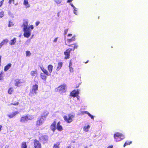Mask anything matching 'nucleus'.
<instances>
[{"instance_id": "de8ad7c7", "label": "nucleus", "mask_w": 148, "mask_h": 148, "mask_svg": "<svg viewBox=\"0 0 148 148\" xmlns=\"http://www.w3.org/2000/svg\"><path fill=\"white\" fill-rule=\"evenodd\" d=\"M60 121L58 122L57 123V126L60 125Z\"/></svg>"}, {"instance_id": "dca6fc26", "label": "nucleus", "mask_w": 148, "mask_h": 148, "mask_svg": "<svg viewBox=\"0 0 148 148\" xmlns=\"http://www.w3.org/2000/svg\"><path fill=\"white\" fill-rule=\"evenodd\" d=\"M68 45V46H69V47H73V49H72V50H73V51H74L75 49H77L78 47V45L76 43H75L73 44L69 45Z\"/></svg>"}, {"instance_id": "3c124183", "label": "nucleus", "mask_w": 148, "mask_h": 148, "mask_svg": "<svg viewBox=\"0 0 148 148\" xmlns=\"http://www.w3.org/2000/svg\"><path fill=\"white\" fill-rule=\"evenodd\" d=\"M72 35V34H68L67 35V36H71Z\"/></svg>"}, {"instance_id": "20e7f679", "label": "nucleus", "mask_w": 148, "mask_h": 148, "mask_svg": "<svg viewBox=\"0 0 148 148\" xmlns=\"http://www.w3.org/2000/svg\"><path fill=\"white\" fill-rule=\"evenodd\" d=\"M38 90V85L35 84L32 86V88L30 91L29 95H32L37 94V91Z\"/></svg>"}, {"instance_id": "6e6552de", "label": "nucleus", "mask_w": 148, "mask_h": 148, "mask_svg": "<svg viewBox=\"0 0 148 148\" xmlns=\"http://www.w3.org/2000/svg\"><path fill=\"white\" fill-rule=\"evenodd\" d=\"M45 119H43L42 117H39L36 121V125L37 127L40 126L45 121Z\"/></svg>"}, {"instance_id": "bb28decb", "label": "nucleus", "mask_w": 148, "mask_h": 148, "mask_svg": "<svg viewBox=\"0 0 148 148\" xmlns=\"http://www.w3.org/2000/svg\"><path fill=\"white\" fill-rule=\"evenodd\" d=\"M53 66L51 65H49L48 66V69L49 72L51 73L52 71Z\"/></svg>"}, {"instance_id": "cd10ccee", "label": "nucleus", "mask_w": 148, "mask_h": 148, "mask_svg": "<svg viewBox=\"0 0 148 148\" xmlns=\"http://www.w3.org/2000/svg\"><path fill=\"white\" fill-rule=\"evenodd\" d=\"M27 145L25 142H22L21 145V148H27Z\"/></svg>"}, {"instance_id": "6e6d98bb", "label": "nucleus", "mask_w": 148, "mask_h": 148, "mask_svg": "<svg viewBox=\"0 0 148 148\" xmlns=\"http://www.w3.org/2000/svg\"><path fill=\"white\" fill-rule=\"evenodd\" d=\"M84 148H88V147L87 146H86Z\"/></svg>"}, {"instance_id": "a19ab883", "label": "nucleus", "mask_w": 148, "mask_h": 148, "mask_svg": "<svg viewBox=\"0 0 148 148\" xmlns=\"http://www.w3.org/2000/svg\"><path fill=\"white\" fill-rule=\"evenodd\" d=\"M55 1L58 4H59L61 2V1L60 0H55Z\"/></svg>"}, {"instance_id": "13d9d810", "label": "nucleus", "mask_w": 148, "mask_h": 148, "mask_svg": "<svg viewBox=\"0 0 148 148\" xmlns=\"http://www.w3.org/2000/svg\"><path fill=\"white\" fill-rule=\"evenodd\" d=\"M88 62V61H87L86 62H85V63H86Z\"/></svg>"}, {"instance_id": "c9c22d12", "label": "nucleus", "mask_w": 148, "mask_h": 148, "mask_svg": "<svg viewBox=\"0 0 148 148\" xmlns=\"http://www.w3.org/2000/svg\"><path fill=\"white\" fill-rule=\"evenodd\" d=\"M31 54L30 52L28 51H26V56H29Z\"/></svg>"}, {"instance_id": "a211bd4d", "label": "nucleus", "mask_w": 148, "mask_h": 148, "mask_svg": "<svg viewBox=\"0 0 148 148\" xmlns=\"http://www.w3.org/2000/svg\"><path fill=\"white\" fill-rule=\"evenodd\" d=\"M75 36H73L71 38L68 39L66 41L68 43H70L71 42L75 41Z\"/></svg>"}, {"instance_id": "473e14b6", "label": "nucleus", "mask_w": 148, "mask_h": 148, "mask_svg": "<svg viewBox=\"0 0 148 148\" xmlns=\"http://www.w3.org/2000/svg\"><path fill=\"white\" fill-rule=\"evenodd\" d=\"M89 128H90L89 125H88L87 126H84V128H83L84 130L86 132H87L88 131V129H89Z\"/></svg>"}, {"instance_id": "6ab92c4d", "label": "nucleus", "mask_w": 148, "mask_h": 148, "mask_svg": "<svg viewBox=\"0 0 148 148\" xmlns=\"http://www.w3.org/2000/svg\"><path fill=\"white\" fill-rule=\"evenodd\" d=\"M12 64L9 63L4 67V70L5 71H7L11 67Z\"/></svg>"}, {"instance_id": "09e8293b", "label": "nucleus", "mask_w": 148, "mask_h": 148, "mask_svg": "<svg viewBox=\"0 0 148 148\" xmlns=\"http://www.w3.org/2000/svg\"><path fill=\"white\" fill-rule=\"evenodd\" d=\"M72 65V63L70 61V63H69V67L70 68L71 67V66Z\"/></svg>"}, {"instance_id": "4be33fe9", "label": "nucleus", "mask_w": 148, "mask_h": 148, "mask_svg": "<svg viewBox=\"0 0 148 148\" xmlns=\"http://www.w3.org/2000/svg\"><path fill=\"white\" fill-rule=\"evenodd\" d=\"M16 38H14L12 40H11L10 42V44L11 45H14L16 42Z\"/></svg>"}, {"instance_id": "49530a36", "label": "nucleus", "mask_w": 148, "mask_h": 148, "mask_svg": "<svg viewBox=\"0 0 148 148\" xmlns=\"http://www.w3.org/2000/svg\"><path fill=\"white\" fill-rule=\"evenodd\" d=\"M58 38H56L53 40V42H56L57 41Z\"/></svg>"}, {"instance_id": "9b49d317", "label": "nucleus", "mask_w": 148, "mask_h": 148, "mask_svg": "<svg viewBox=\"0 0 148 148\" xmlns=\"http://www.w3.org/2000/svg\"><path fill=\"white\" fill-rule=\"evenodd\" d=\"M66 85L64 84L61 85L57 88V91L58 92L62 91L65 90Z\"/></svg>"}, {"instance_id": "412c9836", "label": "nucleus", "mask_w": 148, "mask_h": 148, "mask_svg": "<svg viewBox=\"0 0 148 148\" xmlns=\"http://www.w3.org/2000/svg\"><path fill=\"white\" fill-rule=\"evenodd\" d=\"M60 142H58L54 144L53 148H60Z\"/></svg>"}, {"instance_id": "7ed1b4c3", "label": "nucleus", "mask_w": 148, "mask_h": 148, "mask_svg": "<svg viewBox=\"0 0 148 148\" xmlns=\"http://www.w3.org/2000/svg\"><path fill=\"white\" fill-rule=\"evenodd\" d=\"M124 136L123 134L118 132H116L114 136V138L116 142L120 141L123 138Z\"/></svg>"}, {"instance_id": "f257e3e1", "label": "nucleus", "mask_w": 148, "mask_h": 148, "mask_svg": "<svg viewBox=\"0 0 148 148\" xmlns=\"http://www.w3.org/2000/svg\"><path fill=\"white\" fill-rule=\"evenodd\" d=\"M29 21L27 19H24L23 21L22 27H23L24 32L23 35L25 37L28 38L31 35V30L28 28Z\"/></svg>"}, {"instance_id": "bf43d9fd", "label": "nucleus", "mask_w": 148, "mask_h": 148, "mask_svg": "<svg viewBox=\"0 0 148 148\" xmlns=\"http://www.w3.org/2000/svg\"><path fill=\"white\" fill-rule=\"evenodd\" d=\"M4 148H8V147H5Z\"/></svg>"}, {"instance_id": "c85d7f7f", "label": "nucleus", "mask_w": 148, "mask_h": 148, "mask_svg": "<svg viewBox=\"0 0 148 148\" xmlns=\"http://www.w3.org/2000/svg\"><path fill=\"white\" fill-rule=\"evenodd\" d=\"M37 74V71L36 70L34 71H32L30 72V75L32 76H34L35 75Z\"/></svg>"}, {"instance_id": "f8f14e48", "label": "nucleus", "mask_w": 148, "mask_h": 148, "mask_svg": "<svg viewBox=\"0 0 148 148\" xmlns=\"http://www.w3.org/2000/svg\"><path fill=\"white\" fill-rule=\"evenodd\" d=\"M49 114V112L46 110H45L42 112L40 117H42L43 119H46V118L47 116Z\"/></svg>"}, {"instance_id": "0eeeda50", "label": "nucleus", "mask_w": 148, "mask_h": 148, "mask_svg": "<svg viewBox=\"0 0 148 148\" xmlns=\"http://www.w3.org/2000/svg\"><path fill=\"white\" fill-rule=\"evenodd\" d=\"M72 50V49L69 48L67 49L64 52V54L65 56L64 57L65 59H67L69 58L70 53Z\"/></svg>"}, {"instance_id": "c03bdc74", "label": "nucleus", "mask_w": 148, "mask_h": 148, "mask_svg": "<svg viewBox=\"0 0 148 148\" xmlns=\"http://www.w3.org/2000/svg\"><path fill=\"white\" fill-rule=\"evenodd\" d=\"M12 1H13V2L14 3V0H9L8 3L10 4H11Z\"/></svg>"}, {"instance_id": "b1692460", "label": "nucleus", "mask_w": 148, "mask_h": 148, "mask_svg": "<svg viewBox=\"0 0 148 148\" xmlns=\"http://www.w3.org/2000/svg\"><path fill=\"white\" fill-rule=\"evenodd\" d=\"M23 4L26 6V8H29L30 6L27 0H24Z\"/></svg>"}, {"instance_id": "393cba45", "label": "nucleus", "mask_w": 148, "mask_h": 148, "mask_svg": "<svg viewBox=\"0 0 148 148\" xmlns=\"http://www.w3.org/2000/svg\"><path fill=\"white\" fill-rule=\"evenodd\" d=\"M41 69L42 71L44 73V74L46 75L47 76L50 75V74H49L47 70L45 69L44 68H41Z\"/></svg>"}, {"instance_id": "5701e85b", "label": "nucleus", "mask_w": 148, "mask_h": 148, "mask_svg": "<svg viewBox=\"0 0 148 148\" xmlns=\"http://www.w3.org/2000/svg\"><path fill=\"white\" fill-rule=\"evenodd\" d=\"M45 74L43 73H41L40 74V78L43 80L45 81L47 77L45 75Z\"/></svg>"}, {"instance_id": "864d4df0", "label": "nucleus", "mask_w": 148, "mask_h": 148, "mask_svg": "<svg viewBox=\"0 0 148 148\" xmlns=\"http://www.w3.org/2000/svg\"><path fill=\"white\" fill-rule=\"evenodd\" d=\"M2 127V126L1 125H0V131L1 130Z\"/></svg>"}, {"instance_id": "79ce46f5", "label": "nucleus", "mask_w": 148, "mask_h": 148, "mask_svg": "<svg viewBox=\"0 0 148 148\" xmlns=\"http://www.w3.org/2000/svg\"><path fill=\"white\" fill-rule=\"evenodd\" d=\"M68 29H67L64 30V35L66 34L68 31Z\"/></svg>"}, {"instance_id": "72a5a7b5", "label": "nucleus", "mask_w": 148, "mask_h": 148, "mask_svg": "<svg viewBox=\"0 0 148 148\" xmlns=\"http://www.w3.org/2000/svg\"><path fill=\"white\" fill-rule=\"evenodd\" d=\"M13 91V90L12 88H10L8 90V92L9 94H12Z\"/></svg>"}, {"instance_id": "1a4fd4ad", "label": "nucleus", "mask_w": 148, "mask_h": 148, "mask_svg": "<svg viewBox=\"0 0 148 148\" xmlns=\"http://www.w3.org/2000/svg\"><path fill=\"white\" fill-rule=\"evenodd\" d=\"M34 148H42V145L40 143L39 141L36 139L34 140Z\"/></svg>"}, {"instance_id": "2eb2a0df", "label": "nucleus", "mask_w": 148, "mask_h": 148, "mask_svg": "<svg viewBox=\"0 0 148 148\" xmlns=\"http://www.w3.org/2000/svg\"><path fill=\"white\" fill-rule=\"evenodd\" d=\"M56 122L55 121H54L50 126L51 129L53 132L55 131L56 129Z\"/></svg>"}, {"instance_id": "4468645a", "label": "nucleus", "mask_w": 148, "mask_h": 148, "mask_svg": "<svg viewBox=\"0 0 148 148\" xmlns=\"http://www.w3.org/2000/svg\"><path fill=\"white\" fill-rule=\"evenodd\" d=\"M19 113V112L18 111H16L13 112L12 113L8 115V116L10 118H12L15 116L16 115Z\"/></svg>"}, {"instance_id": "f3484780", "label": "nucleus", "mask_w": 148, "mask_h": 148, "mask_svg": "<svg viewBox=\"0 0 148 148\" xmlns=\"http://www.w3.org/2000/svg\"><path fill=\"white\" fill-rule=\"evenodd\" d=\"M15 98H13L12 101V103H10V105H13L14 106H18L19 104V103L18 102V101L17 100V101H15Z\"/></svg>"}, {"instance_id": "2f4dec72", "label": "nucleus", "mask_w": 148, "mask_h": 148, "mask_svg": "<svg viewBox=\"0 0 148 148\" xmlns=\"http://www.w3.org/2000/svg\"><path fill=\"white\" fill-rule=\"evenodd\" d=\"M56 128L59 131H61L63 130L62 127L61 125L57 126Z\"/></svg>"}, {"instance_id": "7c9ffc66", "label": "nucleus", "mask_w": 148, "mask_h": 148, "mask_svg": "<svg viewBox=\"0 0 148 148\" xmlns=\"http://www.w3.org/2000/svg\"><path fill=\"white\" fill-rule=\"evenodd\" d=\"M132 143V141H126L123 145V147H125L126 146L130 145Z\"/></svg>"}, {"instance_id": "f704fd0d", "label": "nucleus", "mask_w": 148, "mask_h": 148, "mask_svg": "<svg viewBox=\"0 0 148 148\" xmlns=\"http://www.w3.org/2000/svg\"><path fill=\"white\" fill-rule=\"evenodd\" d=\"M85 113H86L90 117L91 119H94L93 116L92 115H91L87 111H85Z\"/></svg>"}, {"instance_id": "a878e982", "label": "nucleus", "mask_w": 148, "mask_h": 148, "mask_svg": "<svg viewBox=\"0 0 148 148\" xmlns=\"http://www.w3.org/2000/svg\"><path fill=\"white\" fill-rule=\"evenodd\" d=\"M62 65V62H60L58 64V67L57 68V71H59L61 68Z\"/></svg>"}, {"instance_id": "4c0bfd02", "label": "nucleus", "mask_w": 148, "mask_h": 148, "mask_svg": "<svg viewBox=\"0 0 148 148\" xmlns=\"http://www.w3.org/2000/svg\"><path fill=\"white\" fill-rule=\"evenodd\" d=\"M13 25V23L12 22H11L10 21H9V24H8V27H11Z\"/></svg>"}, {"instance_id": "39448f33", "label": "nucleus", "mask_w": 148, "mask_h": 148, "mask_svg": "<svg viewBox=\"0 0 148 148\" xmlns=\"http://www.w3.org/2000/svg\"><path fill=\"white\" fill-rule=\"evenodd\" d=\"M33 119V117L32 116H29V117L27 115L22 116L20 119V121L21 123L25 122V121L28 120H32Z\"/></svg>"}, {"instance_id": "37998d69", "label": "nucleus", "mask_w": 148, "mask_h": 148, "mask_svg": "<svg viewBox=\"0 0 148 148\" xmlns=\"http://www.w3.org/2000/svg\"><path fill=\"white\" fill-rule=\"evenodd\" d=\"M3 2L4 0H2L0 2V8L3 5Z\"/></svg>"}, {"instance_id": "e433bc0d", "label": "nucleus", "mask_w": 148, "mask_h": 148, "mask_svg": "<svg viewBox=\"0 0 148 148\" xmlns=\"http://www.w3.org/2000/svg\"><path fill=\"white\" fill-rule=\"evenodd\" d=\"M4 12L3 11H1L0 12V18L3 17L4 16Z\"/></svg>"}, {"instance_id": "ea45409f", "label": "nucleus", "mask_w": 148, "mask_h": 148, "mask_svg": "<svg viewBox=\"0 0 148 148\" xmlns=\"http://www.w3.org/2000/svg\"><path fill=\"white\" fill-rule=\"evenodd\" d=\"M2 72H1L0 74V80H2L3 79V76L2 75V74H3Z\"/></svg>"}, {"instance_id": "aec40b11", "label": "nucleus", "mask_w": 148, "mask_h": 148, "mask_svg": "<svg viewBox=\"0 0 148 148\" xmlns=\"http://www.w3.org/2000/svg\"><path fill=\"white\" fill-rule=\"evenodd\" d=\"M8 42V41L7 40H3L0 43V49L1 48L3 45L6 43Z\"/></svg>"}, {"instance_id": "423d86ee", "label": "nucleus", "mask_w": 148, "mask_h": 148, "mask_svg": "<svg viewBox=\"0 0 148 148\" xmlns=\"http://www.w3.org/2000/svg\"><path fill=\"white\" fill-rule=\"evenodd\" d=\"M39 140L42 142V143L45 144L48 141V137L46 135L42 136L39 137Z\"/></svg>"}, {"instance_id": "8fccbe9b", "label": "nucleus", "mask_w": 148, "mask_h": 148, "mask_svg": "<svg viewBox=\"0 0 148 148\" xmlns=\"http://www.w3.org/2000/svg\"><path fill=\"white\" fill-rule=\"evenodd\" d=\"M73 0H67V3H70Z\"/></svg>"}, {"instance_id": "9d476101", "label": "nucleus", "mask_w": 148, "mask_h": 148, "mask_svg": "<svg viewBox=\"0 0 148 148\" xmlns=\"http://www.w3.org/2000/svg\"><path fill=\"white\" fill-rule=\"evenodd\" d=\"M14 85L15 86L19 87L21 86V84L24 82V81L23 79H17L15 80Z\"/></svg>"}, {"instance_id": "4d7b16f0", "label": "nucleus", "mask_w": 148, "mask_h": 148, "mask_svg": "<svg viewBox=\"0 0 148 148\" xmlns=\"http://www.w3.org/2000/svg\"><path fill=\"white\" fill-rule=\"evenodd\" d=\"M79 86V84H78V86H77L76 87V88H77Z\"/></svg>"}, {"instance_id": "603ef678", "label": "nucleus", "mask_w": 148, "mask_h": 148, "mask_svg": "<svg viewBox=\"0 0 148 148\" xmlns=\"http://www.w3.org/2000/svg\"><path fill=\"white\" fill-rule=\"evenodd\" d=\"M113 146H110L108 147L107 148H112Z\"/></svg>"}, {"instance_id": "f03ea898", "label": "nucleus", "mask_w": 148, "mask_h": 148, "mask_svg": "<svg viewBox=\"0 0 148 148\" xmlns=\"http://www.w3.org/2000/svg\"><path fill=\"white\" fill-rule=\"evenodd\" d=\"M74 117V115L69 114L68 116L66 115L64 116L63 118L66 122L68 123H70L73 121V119Z\"/></svg>"}, {"instance_id": "c756f323", "label": "nucleus", "mask_w": 148, "mask_h": 148, "mask_svg": "<svg viewBox=\"0 0 148 148\" xmlns=\"http://www.w3.org/2000/svg\"><path fill=\"white\" fill-rule=\"evenodd\" d=\"M70 5L72 7H73V8L74 10V13L75 14H77V10H76V8L74 6V5L73 4L71 3L70 4Z\"/></svg>"}, {"instance_id": "5fc2aeb1", "label": "nucleus", "mask_w": 148, "mask_h": 148, "mask_svg": "<svg viewBox=\"0 0 148 148\" xmlns=\"http://www.w3.org/2000/svg\"><path fill=\"white\" fill-rule=\"evenodd\" d=\"M66 148H71L70 146H68L66 147Z\"/></svg>"}, {"instance_id": "a18cd8bd", "label": "nucleus", "mask_w": 148, "mask_h": 148, "mask_svg": "<svg viewBox=\"0 0 148 148\" xmlns=\"http://www.w3.org/2000/svg\"><path fill=\"white\" fill-rule=\"evenodd\" d=\"M40 23V22L39 21H37L35 23V25L36 26H37Z\"/></svg>"}, {"instance_id": "ddd939ff", "label": "nucleus", "mask_w": 148, "mask_h": 148, "mask_svg": "<svg viewBox=\"0 0 148 148\" xmlns=\"http://www.w3.org/2000/svg\"><path fill=\"white\" fill-rule=\"evenodd\" d=\"M79 93V91L78 90H77V91L75 90H73L71 92L70 94L71 96L75 97L78 95Z\"/></svg>"}, {"instance_id": "58836bf2", "label": "nucleus", "mask_w": 148, "mask_h": 148, "mask_svg": "<svg viewBox=\"0 0 148 148\" xmlns=\"http://www.w3.org/2000/svg\"><path fill=\"white\" fill-rule=\"evenodd\" d=\"M28 28H29V29L30 30H32L34 29V27L33 25H31L29 27H28Z\"/></svg>"}]
</instances>
